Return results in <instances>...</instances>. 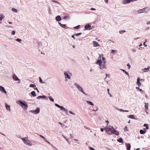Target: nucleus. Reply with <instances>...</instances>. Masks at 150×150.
<instances>
[{"mask_svg":"<svg viewBox=\"0 0 150 150\" xmlns=\"http://www.w3.org/2000/svg\"><path fill=\"white\" fill-rule=\"evenodd\" d=\"M125 32V30H120L119 31V33L120 34H122Z\"/></svg>","mask_w":150,"mask_h":150,"instance_id":"obj_42","label":"nucleus"},{"mask_svg":"<svg viewBox=\"0 0 150 150\" xmlns=\"http://www.w3.org/2000/svg\"><path fill=\"white\" fill-rule=\"evenodd\" d=\"M145 42H144L143 43V45L145 46V47H146L147 46V45H146L145 44V42L146 41V40H145Z\"/></svg>","mask_w":150,"mask_h":150,"instance_id":"obj_56","label":"nucleus"},{"mask_svg":"<svg viewBox=\"0 0 150 150\" xmlns=\"http://www.w3.org/2000/svg\"><path fill=\"white\" fill-rule=\"evenodd\" d=\"M127 66L128 67V69H130L131 66H130V65L129 64V63H128L127 64Z\"/></svg>","mask_w":150,"mask_h":150,"instance_id":"obj_52","label":"nucleus"},{"mask_svg":"<svg viewBox=\"0 0 150 150\" xmlns=\"http://www.w3.org/2000/svg\"><path fill=\"white\" fill-rule=\"evenodd\" d=\"M80 27V25H78L76 27H74V29H78Z\"/></svg>","mask_w":150,"mask_h":150,"instance_id":"obj_44","label":"nucleus"},{"mask_svg":"<svg viewBox=\"0 0 150 150\" xmlns=\"http://www.w3.org/2000/svg\"><path fill=\"white\" fill-rule=\"evenodd\" d=\"M46 98V96L43 95L42 96H39L37 97V99H39L40 98Z\"/></svg>","mask_w":150,"mask_h":150,"instance_id":"obj_24","label":"nucleus"},{"mask_svg":"<svg viewBox=\"0 0 150 150\" xmlns=\"http://www.w3.org/2000/svg\"><path fill=\"white\" fill-rule=\"evenodd\" d=\"M111 133H112V134H114L117 136H118L119 134V133L115 129L113 130V132H111Z\"/></svg>","mask_w":150,"mask_h":150,"instance_id":"obj_15","label":"nucleus"},{"mask_svg":"<svg viewBox=\"0 0 150 150\" xmlns=\"http://www.w3.org/2000/svg\"><path fill=\"white\" fill-rule=\"evenodd\" d=\"M117 110L121 112H123V110L122 109H118Z\"/></svg>","mask_w":150,"mask_h":150,"instance_id":"obj_57","label":"nucleus"},{"mask_svg":"<svg viewBox=\"0 0 150 150\" xmlns=\"http://www.w3.org/2000/svg\"><path fill=\"white\" fill-rule=\"evenodd\" d=\"M59 24V25L62 27L66 29L67 28V27L66 26V25L65 24H62L59 22H58Z\"/></svg>","mask_w":150,"mask_h":150,"instance_id":"obj_20","label":"nucleus"},{"mask_svg":"<svg viewBox=\"0 0 150 150\" xmlns=\"http://www.w3.org/2000/svg\"><path fill=\"white\" fill-rule=\"evenodd\" d=\"M89 149L90 150H95L94 149L91 147H89Z\"/></svg>","mask_w":150,"mask_h":150,"instance_id":"obj_51","label":"nucleus"},{"mask_svg":"<svg viewBox=\"0 0 150 150\" xmlns=\"http://www.w3.org/2000/svg\"><path fill=\"white\" fill-rule=\"evenodd\" d=\"M117 141L119 142H120V143H123L124 142H123V141L122 139L121 138H120V139H117Z\"/></svg>","mask_w":150,"mask_h":150,"instance_id":"obj_27","label":"nucleus"},{"mask_svg":"<svg viewBox=\"0 0 150 150\" xmlns=\"http://www.w3.org/2000/svg\"><path fill=\"white\" fill-rule=\"evenodd\" d=\"M96 64H98L99 68L101 69H106L107 68L105 63L103 62L102 61L97 60Z\"/></svg>","mask_w":150,"mask_h":150,"instance_id":"obj_2","label":"nucleus"},{"mask_svg":"<svg viewBox=\"0 0 150 150\" xmlns=\"http://www.w3.org/2000/svg\"><path fill=\"white\" fill-rule=\"evenodd\" d=\"M16 103L20 105L22 108L25 110H27L28 106L26 102L22 101L20 100H18L16 101Z\"/></svg>","mask_w":150,"mask_h":150,"instance_id":"obj_1","label":"nucleus"},{"mask_svg":"<svg viewBox=\"0 0 150 150\" xmlns=\"http://www.w3.org/2000/svg\"><path fill=\"white\" fill-rule=\"evenodd\" d=\"M144 126L145 127L146 129H149V127L148 126V125H147V124H144Z\"/></svg>","mask_w":150,"mask_h":150,"instance_id":"obj_38","label":"nucleus"},{"mask_svg":"<svg viewBox=\"0 0 150 150\" xmlns=\"http://www.w3.org/2000/svg\"><path fill=\"white\" fill-rule=\"evenodd\" d=\"M45 141L46 142L48 143L49 144H50V142H49L48 141H47L46 139Z\"/></svg>","mask_w":150,"mask_h":150,"instance_id":"obj_58","label":"nucleus"},{"mask_svg":"<svg viewBox=\"0 0 150 150\" xmlns=\"http://www.w3.org/2000/svg\"><path fill=\"white\" fill-rule=\"evenodd\" d=\"M39 81H40V83H45V82H43L42 80V79H41V78L40 77H39Z\"/></svg>","mask_w":150,"mask_h":150,"instance_id":"obj_37","label":"nucleus"},{"mask_svg":"<svg viewBox=\"0 0 150 150\" xmlns=\"http://www.w3.org/2000/svg\"><path fill=\"white\" fill-rule=\"evenodd\" d=\"M105 75H106V76H108L109 77H109L110 74H106Z\"/></svg>","mask_w":150,"mask_h":150,"instance_id":"obj_63","label":"nucleus"},{"mask_svg":"<svg viewBox=\"0 0 150 150\" xmlns=\"http://www.w3.org/2000/svg\"><path fill=\"white\" fill-rule=\"evenodd\" d=\"M102 60L103 61V62H104V63H106V61L105 58V57H102Z\"/></svg>","mask_w":150,"mask_h":150,"instance_id":"obj_36","label":"nucleus"},{"mask_svg":"<svg viewBox=\"0 0 150 150\" xmlns=\"http://www.w3.org/2000/svg\"><path fill=\"white\" fill-rule=\"evenodd\" d=\"M4 18V16L3 14H1V17H0V21H2L3 19Z\"/></svg>","mask_w":150,"mask_h":150,"instance_id":"obj_32","label":"nucleus"},{"mask_svg":"<svg viewBox=\"0 0 150 150\" xmlns=\"http://www.w3.org/2000/svg\"><path fill=\"white\" fill-rule=\"evenodd\" d=\"M126 146L127 147V150H130L131 149V145L129 143H126Z\"/></svg>","mask_w":150,"mask_h":150,"instance_id":"obj_16","label":"nucleus"},{"mask_svg":"<svg viewBox=\"0 0 150 150\" xmlns=\"http://www.w3.org/2000/svg\"><path fill=\"white\" fill-rule=\"evenodd\" d=\"M13 79L15 81H21L20 79L18 78V77L15 74H13Z\"/></svg>","mask_w":150,"mask_h":150,"instance_id":"obj_11","label":"nucleus"},{"mask_svg":"<svg viewBox=\"0 0 150 150\" xmlns=\"http://www.w3.org/2000/svg\"><path fill=\"white\" fill-rule=\"evenodd\" d=\"M11 10L14 12L17 13V12H18L17 10L15 8H12Z\"/></svg>","mask_w":150,"mask_h":150,"instance_id":"obj_31","label":"nucleus"},{"mask_svg":"<svg viewBox=\"0 0 150 150\" xmlns=\"http://www.w3.org/2000/svg\"><path fill=\"white\" fill-rule=\"evenodd\" d=\"M145 109L146 110H147L148 109V105L147 104H145Z\"/></svg>","mask_w":150,"mask_h":150,"instance_id":"obj_43","label":"nucleus"},{"mask_svg":"<svg viewBox=\"0 0 150 150\" xmlns=\"http://www.w3.org/2000/svg\"><path fill=\"white\" fill-rule=\"evenodd\" d=\"M150 69V67H148L147 68H144L143 69H142V70L143 71L145 72H147Z\"/></svg>","mask_w":150,"mask_h":150,"instance_id":"obj_21","label":"nucleus"},{"mask_svg":"<svg viewBox=\"0 0 150 150\" xmlns=\"http://www.w3.org/2000/svg\"><path fill=\"white\" fill-rule=\"evenodd\" d=\"M93 46L95 47H96L98 46H99V44H98V43L96 41H93Z\"/></svg>","mask_w":150,"mask_h":150,"instance_id":"obj_19","label":"nucleus"},{"mask_svg":"<svg viewBox=\"0 0 150 150\" xmlns=\"http://www.w3.org/2000/svg\"><path fill=\"white\" fill-rule=\"evenodd\" d=\"M39 135L40 136V137H41L42 138H43L45 141L46 140V138H45L44 136H43L41 135Z\"/></svg>","mask_w":150,"mask_h":150,"instance_id":"obj_46","label":"nucleus"},{"mask_svg":"<svg viewBox=\"0 0 150 150\" xmlns=\"http://www.w3.org/2000/svg\"><path fill=\"white\" fill-rule=\"evenodd\" d=\"M82 34V33H77V34H76L75 33L74 34V35H75L76 36H79L81 35Z\"/></svg>","mask_w":150,"mask_h":150,"instance_id":"obj_39","label":"nucleus"},{"mask_svg":"<svg viewBox=\"0 0 150 150\" xmlns=\"http://www.w3.org/2000/svg\"><path fill=\"white\" fill-rule=\"evenodd\" d=\"M31 94L32 96L34 97L36 96V95L35 91H32L31 92Z\"/></svg>","mask_w":150,"mask_h":150,"instance_id":"obj_26","label":"nucleus"},{"mask_svg":"<svg viewBox=\"0 0 150 150\" xmlns=\"http://www.w3.org/2000/svg\"><path fill=\"white\" fill-rule=\"evenodd\" d=\"M5 106L6 109L8 111H10L11 110L10 106L8 105L6 103L5 104Z\"/></svg>","mask_w":150,"mask_h":150,"instance_id":"obj_14","label":"nucleus"},{"mask_svg":"<svg viewBox=\"0 0 150 150\" xmlns=\"http://www.w3.org/2000/svg\"><path fill=\"white\" fill-rule=\"evenodd\" d=\"M131 2H132V0H123L122 3L123 4H127Z\"/></svg>","mask_w":150,"mask_h":150,"instance_id":"obj_12","label":"nucleus"},{"mask_svg":"<svg viewBox=\"0 0 150 150\" xmlns=\"http://www.w3.org/2000/svg\"><path fill=\"white\" fill-rule=\"evenodd\" d=\"M131 50L132 52H136V49L132 48L131 49Z\"/></svg>","mask_w":150,"mask_h":150,"instance_id":"obj_41","label":"nucleus"},{"mask_svg":"<svg viewBox=\"0 0 150 150\" xmlns=\"http://www.w3.org/2000/svg\"><path fill=\"white\" fill-rule=\"evenodd\" d=\"M105 3L107 4L108 3V0H104Z\"/></svg>","mask_w":150,"mask_h":150,"instance_id":"obj_59","label":"nucleus"},{"mask_svg":"<svg viewBox=\"0 0 150 150\" xmlns=\"http://www.w3.org/2000/svg\"><path fill=\"white\" fill-rule=\"evenodd\" d=\"M84 27L86 30H90L92 29L91 25L89 24L86 25Z\"/></svg>","mask_w":150,"mask_h":150,"instance_id":"obj_13","label":"nucleus"},{"mask_svg":"<svg viewBox=\"0 0 150 150\" xmlns=\"http://www.w3.org/2000/svg\"><path fill=\"white\" fill-rule=\"evenodd\" d=\"M86 101L87 102V103L88 104H89L91 105H94L93 103L91 101Z\"/></svg>","mask_w":150,"mask_h":150,"instance_id":"obj_25","label":"nucleus"},{"mask_svg":"<svg viewBox=\"0 0 150 150\" xmlns=\"http://www.w3.org/2000/svg\"><path fill=\"white\" fill-rule=\"evenodd\" d=\"M20 138H21L25 144L29 146H32V144L30 143V141L28 139V138L24 137L21 138V137H20Z\"/></svg>","mask_w":150,"mask_h":150,"instance_id":"obj_5","label":"nucleus"},{"mask_svg":"<svg viewBox=\"0 0 150 150\" xmlns=\"http://www.w3.org/2000/svg\"><path fill=\"white\" fill-rule=\"evenodd\" d=\"M58 123L59 124L62 126L63 125H64V124L62 123L61 122H59Z\"/></svg>","mask_w":150,"mask_h":150,"instance_id":"obj_54","label":"nucleus"},{"mask_svg":"<svg viewBox=\"0 0 150 150\" xmlns=\"http://www.w3.org/2000/svg\"><path fill=\"white\" fill-rule=\"evenodd\" d=\"M125 73L128 76H129V74L126 71V72H125Z\"/></svg>","mask_w":150,"mask_h":150,"instance_id":"obj_60","label":"nucleus"},{"mask_svg":"<svg viewBox=\"0 0 150 150\" xmlns=\"http://www.w3.org/2000/svg\"><path fill=\"white\" fill-rule=\"evenodd\" d=\"M55 105L56 107H57L59 108L62 110H63V111H64L65 112V113L67 115H68V110L67 109H65L64 108V107H63V106H62L59 105H58L56 103L55 104Z\"/></svg>","mask_w":150,"mask_h":150,"instance_id":"obj_8","label":"nucleus"},{"mask_svg":"<svg viewBox=\"0 0 150 150\" xmlns=\"http://www.w3.org/2000/svg\"><path fill=\"white\" fill-rule=\"evenodd\" d=\"M104 129L106 133L110 135H111L112 134V133L111 132H113L114 128L113 127L109 125L107 126Z\"/></svg>","mask_w":150,"mask_h":150,"instance_id":"obj_3","label":"nucleus"},{"mask_svg":"<svg viewBox=\"0 0 150 150\" xmlns=\"http://www.w3.org/2000/svg\"><path fill=\"white\" fill-rule=\"evenodd\" d=\"M74 86L77 88L78 90L80 92L83 93L85 95L86 94L84 92L83 88L77 83H74Z\"/></svg>","mask_w":150,"mask_h":150,"instance_id":"obj_4","label":"nucleus"},{"mask_svg":"<svg viewBox=\"0 0 150 150\" xmlns=\"http://www.w3.org/2000/svg\"><path fill=\"white\" fill-rule=\"evenodd\" d=\"M128 118L133 119H136V118L134 115H131L127 116Z\"/></svg>","mask_w":150,"mask_h":150,"instance_id":"obj_18","label":"nucleus"},{"mask_svg":"<svg viewBox=\"0 0 150 150\" xmlns=\"http://www.w3.org/2000/svg\"><path fill=\"white\" fill-rule=\"evenodd\" d=\"M98 110V108L97 106H96L95 108L93 110V111L96 112Z\"/></svg>","mask_w":150,"mask_h":150,"instance_id":"obj_33","label":"nucleus"},{"mask_svg":"<svg viewBox=\"0 0 150 150\" xmlns=\"http://www.w3.org/2000/svg\"><path fill=\"white\" fill-rule=\"evenodd\" d=\"M149 27H147L146 28L145 30H147L149 29Z\"/></svg>","mask_w":150,"mask_h":150,"instance_id":"obj_62","label":"nucleus"},{"mask_svg":"<svg viewBox=\"0 0 150 150\" xmlns=\"http://www.w3.org/2000/svg\"><path fill=\"white\" fill-rule=\"evenodd\" d=\"M137 83L138 86H141V83L140 82V79L139 77L137 78Z\"/></svg>","mask_w":150,"mask_h":150,"instance_id":"obj_17","label":"nucleus"},{"mask_svg":"<svg viewBox=\"0 0 150 150\" xmlns=\"http://www.w3.org/2000/svg\"><path fill=\"white\" fill-rule=\"evenodd\" d=\"M144 129L145 130H143L142 129L140 130L139 131L140 134H143L145 133L146 132V130L145 129Z\"/></svg>","mask_w":150,"mask_h":150,"instance_id":"obj_23","label":"nucleus"},{"mask_svg":"<svg viewBox=\"0 0 150 150\" xmlns=\"http://www.w3.org/2000/svg\"><path fill=\"white\" fill-rule=\"evenodd\" d=\"M124 130L125 132H126V131H128L127 129V127H125L124 128Z\"/></svg>","mask_w":150,"mask_h":150,"instance_id":"obj_49","label":"nucleus"},{"mask_svg":"<svg viewBox=\"0 0 150 150\" xmlns=\"http://www.w3.org/2000/svg\"><path fill=\"white\" fill-rule=\"evenodd\" d=\"M34 90H36V91H37V92H38V93H39V91L38 90V89L37 88V87H35V88H34Z\"/></svg>","mask_w":150,"mask_h":150,"instance_id":"obj_53","label":"nucleus"},{"mask_svg":"<svg viewBox=\"0 0 150 150\" xmlns=\"http://www.w3.org/2000/svg\"><path fill=\"white\" fill-rule=\"evenodd\" d=\"M103 54H102L101 55H100V54H99V57H98V60H101V61H102L101 60V57H103Z\"/></svg>","mask_w":150,"mask_h":150,"instance_id":"obj_30","label":"nucleus"},{"mask_svg":"<svg viewBox=\"0 0 150 150\" xmlns=\"http://www.w3.org/2000/svg\"><path fill=\"white\" fill-rule=\"evenodd\" d=\"M64 74L65 76V78L70 79L71 78V76H72L71 74L69 71H66L64 72Z\"/></svg>","mask_w":150,"mask_h":150,"instance_id":"obj_6","label":"nucleus"},{"mask_svg":"<svg viewBox=\"0 0 150 150\" xmlns=\"http://www.w3.org/2000/svg\"><path fill=\"white\" fill-rule=\"evenodd\" d=\"M0 91L2 93H4L5 94L7 93V92L4 87L1 86H0Z\"/></svg>","mask_w":150,"mask_h":150,"instance_id":"obj_10","label":"nucleus"},{"mask_svg":"<svg viewBox=\"0 0 150 150\" xmlns=\"http://www.w3.org/2000/svg\"><path fill=\"white\" fill-rule=\"evenodd\" d=\"M15 33H16L15 31L14 30H13L12 31V33L11 34L12 35H14L15 34Z\"/></svg>","mask_w":150,"mask_h":150,"instance_id":"obj_47","label":"nucleus"},{"mask_svg":"<svg viewBox=\"0 0 150 150\" xmlns=\"http://www.w3.org/2000/svg\"><path fill=\"white\" fill-rule=\"evenodd\" d=\"M91 10H95L96 9L95 8H91Z\"/></svg>","mask_w":150,"mask_h":150,"instance_id":"obj_61","label":"nucleus"},{"mask_svg":"<svg viewBox=\"0 0 150 150\" xmlns=\"http://www.w3.org/2000/svg\"><path fill=\"white\" fill-rule=\"evenodd\" d=\"M70 18V17L69 16H64V17L63 18V19H65V20H66V19L69 20V19Z\"/></svg>","mask_w":150,"mask_h":150,"instance_id":"obj_28","label":"nucleus"},{"mask_svg":"<svg viewBox=\"0 0 150 150\" xmlns=\"http://www.w3.org/2000/svg\"><path fill=\"white\" fill-rule=\"evenodd\" d=\"M52 1V2H55V3H57L58 4H59V2L58 1H55V0H52L51 1Z\"/></svg>","mask_w":150,"mask_h":150,"instance_id":"obj_45","label":"nucleus"},{"mask_svg":"<svg viewBox=\"0 0 150 150\" xmlns=\"http://www.w3.org/2000/svg\"><path fill=\"white\" fill-rule=\"evenodd\" d=\"M63 137L65 138V139L66 140L67 142L68 143H69L68 139L66 137H65L64 136H63Z\"/></svg>","mask_w":150,"mask_h":150,"instance_id":"obj_48","label":"nucleus"},{"mask_svg":"<svg viewBox=\"0 0 150 150\" xmlns=\"http://www.w3.org/2000/svg\"><path fill=\"white\" fill-rule=\"evenodd\" d=\"M149 9L148 7H145L142 9H139L137 11V12L139 13H147L148 12Z\"/></svg>","mask_w":150,"mask_h":150,"instance_id":"obj_7","label":"nucleus"},{"mask_svg":"<svg viewBox=\"0 0 150 150\" xmlns=\"http://www.w3.org/2000/svg\"><path fill=\"white\" fill-rule=\"evenodd\" d=\"M116 52V51L114 50H112L111 51V53H113L114 52Z\"/></svg>","mask_w":150,"mask_h":150,"instance_id":"obj_50","label":"nucleus"},{"mask_svg":"<svg viewBox=\"0 0 150 150\" xmlns=\"http://www.w3.org/2000/svg\"><path fill=\"white\" fill-rule=\"evenodd\" d=\"M29 87H32L34 88H35V87H36V85L35 84H31L30 85Z\"/></svg>","mask_w":150,"mask_h":150,"instance_id":"obj_34","label":"nucleus"},{"mask_svg":"<svg viewBox=\"0 0 150 150\" xmlns=\"http://www.w3.org/2000/svg\"><path fill=\"white\" fill-rule=\"evenodd\" d=\"M146 24H147V25H149V24H150V21H149V22H147V23Z\"/></svg>","mask_w":150,"mask_h":150,"instance_id":"obj_64","label":"nucleus"},{"mask_svg":"<svg viewBox=\"0 0 150 150\" xmlns=\"http://www.w3.org/2000/svg\"><path fill=\"white\" fill-rule=\"evenodd\" d=\"M40 109L39 108H37L35 110H31L29 112L34 114H37L39 113Z\"/></svg>","mask_w":150,"mask_h":150,"instance_id":"obj_9","label":"nucleus"},{"mask_svg":"<svg viewBox=\"0 0 150 150\" xmlns=\"http://www.w3.org/2000/svg\"><path fill=\"white\" fill-rule=\"evenodd\" d=\"M49 98L50 99V100L52 102H53L54 101V99L52 98L51 96L49 97Z\"/></svg>","mask_w":150,"mask_h":150,"instance_id":"obj_40","label":"nucleus"},{"mask_svg":"<svg viewBox=\"0 0 150 150\" xmlns=\"http://www.w3.org/2000/svg\"><path fill=\"white\" fill-rule=\"evenodd\" d=\"M15 40L19 42L20 43H22V40L21 39L17 38L16 39H15Z\"/></svg>","mask_w":150,"mask_h":150,"instance_id":"obj_29","label":"nucleus"},{"mask_svg":"<svg viewBox=\"0 0 150 150\" xmlns=\"http://www.w3.org/2000/svg\"><path fill=\"white\" fill-rule=\"evenodd\" d=\"M56 20L57 21H59L61 20V18L59 16H58L56 17Z\"/></svg>","mask_w":150,"mask_h":150,"instance_id":"obj_22","label":"nucleus"},{"mask_svg":"<svg viewBox=\"0 0 150 150\" xmlns=\"http://www.w3.org/2000/svg\"><path fill=\"white\" fill-rule=\"evenodd\" d=\"M69 112L70 113V114H72V115H75V114H74V113H73V112H72L71 111H70V110H69Z\"/></svg>","mask_w":150,"mask_h":150,"instance_id":"obj_55","label":"nucleus"},{"mask_svg":"<svg viewBox=\"0 0 150 150\" xmlns=\"http://www.w3.org/2000/svg\"><path fill=\"white\" fill-rule=\"evenodd\" d=\"M136 89H138V90L139 91H140L141 92H142L143 91V90L142 89L138 87H136Z\"/></svg>","mask_w":150,"mask_h":150,"instance_id":"obj_35","label":"nucleus"}]
</instances>
